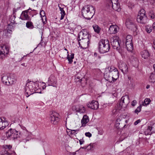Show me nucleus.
<instances>
[{"label": "nucleus", "instance_id": "50", "mask_svg": "<svg viewBox=\"0 0 155 155\" xmlns=\"http://www.w3.org/2000/svg\"><path fill=\"white\" fill-rule=\"evenodd\" d=\"M152 26L153 29L155 31V22L153 23Z\"/></svg>", "mask_w": 155, "mask_h": 155}, {"label": "nucleus", "instance_id": "47", "mask_svg": "<svg viewBox=\"0 0 155 155\" xmlns=\"http://www.w3.org/2000/svg\"><path fill=\"white\" fill-rule=\"evenodd\" d=\"M136 105V101L133 100L131 103V105L132 106L134 107Z\"/></svg>", "mask_w": 155, "mask_h": 155}, {"label": "nucleus", "instance_id": "30", "mask_svg": "<svg viewBox=\"0 0 155 155\" xmlns=\"http://www.w3.org/2000/svg\"><path fill=\"white\" fill-rule=\"evenodd\" d=\"M26 27L28 28L32 29L34 28L33 23L30 21H28L26 23Z\"/></svg>", "mask_w": 155, "mask_h": 155}, {"label": "nucleus", "instance_id": "61", "mask_svg": "<svg viewBox=\"0 0 155 155\" xmlns=\"http://www.w3.org/2000/svg\"><path fill=\"white\" fill-rule=\"evenodd\" d=\"M28 134V132L27 131H26V132L25 133V134Z\"/></svg>", "mask_w": 155, "mask_h": 155}, {"label": "nucleus", "instance_id": "2", "mask_svg": "<svg viewBox=\"0 0 155 155\" xmlns=\"http://www.w3.org/2000/svg\"><path fill=\"white\" fill-rule=\"evenodd\" d=\"M36 82H34L30 81L27 82L26 84L25 88V94L27 97H28L30 95L34 94L35 93H41V91H37V89L35 87L38 85Z\"/></svg>", "mask_w": 155, "mask_h": 155}, {"label": "nucleus", "instance_id": "26", "mask_svg": "<svg viewBox=\"0 0 155 155\" xmlns=\"http://www.w3.org/2000/svg\"><path fill=\"white\" fill-rule=\"evenodd\" d=\"M68 54L67 57V59L69 61L68 64H71L73 62V59L74 58V53H71V55H70L68 54V51L67 52Z\"/></svg>", "mask_w": 155, "mask_h": 155}, {"label": "nucleus", "instance_id": "25", "mask_svg": "<svg viewBox=\"0 0 155 155\" xmlns=\"http://www.w3.org/2000/svg\"><path fill=\"white\" fill-rule=\"evenodd\" d=\"M141 55L142 58L144 59H147L150 56V54L147 50H144L141 52Z\"/></svg>", "mask_w": 155, "mask_h": 155}, {"label": "nucleus", "instance_id": "9", "mask_svg": "<svg viewBox=\"0 0 155 155\" xmlns=\"http://www.w3.org/2000/svg\"><path fill=\"white\" fill-rule=\"evenodd\" d=\"M9 48L8 46L3 45L0 47V58H5L9 52Z\"/></svg>", "mask_w": 155, "mask_h": 155}, {"label": "nucleus", "instance_id": "34", "mask_svg": "<svg viewBox=\"0 0 155 155\" xmlns=\"http://www.w3.org/2000/svg\"><path fill=\"white\" fill-rule=\"evenodd\" d=\"M150 102V100L149 98H146L144 100L142 105L143 106H147L148 105Z\"/></svg>", "mask_w": 155, "mask_h": 155}, {"label": "nucleus", "instance_id": "17", "mask_svg": "<svg viewBox=\"0 0 155 155\" xmlns=\"http://www.w3.org/2000/svg\"><path fill=\"white\" fill-rule=\"evenodd\" d=\"M153 128L152 125L150 124V125H148L144 130L143 132L146 135H151L153 132V130L152 131V130H153Z\"/></svg>", "mask_w": 155, "mask_h": 155}, {"label": "nucleus", "instance_id": "24", "mask_svg": "<svg viewBox=\"0 0 155 155\" xmlns=\"http://www.w3.org/2000/svg\"><path fill=\"white\" fill-rule=\"evenodd\" d=\"M111 72L112 76L113 77L114 81V82L119 77V72L117 69H115V71Z\"/></svg>", "mask_w": 155, "mask_h": 155}, {"label": "nucleus", "instance_id": "39", "mask_svg": "<svg viewBox=\"0 0 155 155\" xmlns=\"http://www.w3.org/2000/svg\"><path fill=\"white\" fill-rule=\"evenodd\" d=\"M115 69H117L113 66L111 67L109 70L108 73H111V72H113V71H115Z\"/></svg>", "mask_w": 155, "mask_h": 155}, {"label": "nucleus", "instance_id": "3", "mask_svg": "<svg viewBox=\"0 0 155 155\" xmlns=\"http://www.w3.org/2000/svg\"><path fill=\"white\" fill-rule=\"evenodd\" d=\"M110 46L107 40L101 39L98 43V49L101 53L108 52L110 50Z\"/></svg>", "mask_w": 155, "mask_h": 155}, {"label": "nucleus", "instance_id": "46", "mask_svg": "<svg viewBox=\"0 0 155 155\" xmlns=\"http://www.w3.org/2000/svg\"><path fill=\"white\" fill-rule=\"evenodd\" d=\"M78 44H79V46L81 47V48H83V47L81 45V43H82V45H84L85 44H86L85 43H84V44H82V43L81 41H79V39L78 38Z\"/></svg>", "mask_w": 155, "mask_h": 155}, {"label": "nucleus", "instance_id": "59", "mask_svg": "<svg viewBox=\"0 0 155 155\" xmlns=\"http://www.w3.org/2000/svg\"><path fill=\"white\" fill-rule=\"evenodd\" d=\"M153 43H154V48H155V38L154 40Z\"/></svg>", "mask_w": 155, "mask_h": 155}, {"label": "nucleus", "instance_id": "29", "mask_svg": "<svg viewBox=\"0 0 155 155\" xmlns=\"http://www.w3.org/2000/svg\"><path fill=\"white\" fill-rule=\"evenodd\" d=\"M122 116L123 117V118H126V119L127 118V117H128V116L127 115H124L123 116L120 115V116H119L116 121V125H117L118 124H119V125L120 124V123H119V122L121 121V119H120V118H122Z\"/></svg>", "mask_w": 155, "mask_h": 155}, {"label": "nucleus", "instance_id": "22", "mask_svg": "<svg viewBox=\"0 0 155 155\" xmlns=\"http://www.w3.org/2000/svg\"><path fill=\"white\" fill-rule=\"evenodd\" d=\"M16 18V15H11L9 18V21L11 22V23L8 24V28H12L13 27L12 25L15 23V18Z\"/></svg>", "mask_w": 155, "mask_h": 155}, {"label": "nucleus", "instance_id": "45", "mask_svg": "<svg viewBox=\"0 0 155 155\" xmlns=\"http://www.w3.org/2000/svg\"><path fill=\"white\" fill-rule=\"evenodd\" d=\"M141 107L140 105V106H139L137 107L136 109V112H140L141 110Z\"/></svg>", "mask_w": 155, "mask_h": 155}, {"label": "nucleus", "instance_id": "41", "mask_svg": "<svg viewBox=\"0 0 155 155\" xmlns=\"http://www.w3.org/2000/svg\"><path fill=\"white\" fill-rule=\"evenodd\" d=\"M60 10L61 11V14L62 15H65V11H64L63 9V8H60Z\"/></svg>", "mask_w": 155, "mask_h": 155}, {"label": "nucleus", "instance_id": "8", "mask_svg": "<svg viewBox=\"0 0 155 155\" xmlns=\"http://www.w3.org/2000/svg\"><path fill=\"white\" fill-rule=\"evenodd\" d=\"M109 5H111L114 10L117 12L120 11L121 8L118 0H108Z\"/></svg>", "mask_w": 155, "mask_h": 155}, {"label": "nucleus", "instance_id": "38", "mask_svg": "<svg viewBox=\"0 0 155 155\" xmlns=\"http://www.w3.org/2000/svg\"><path fill=\"white\" fill-rule=\"evenodd\" d=\"M93 147V145L91 143H90L87 146V150H90L92 149Z\"/></svg>", "mask_w": 155, "mask_h": 155}, {"label": "nucleus", "instance_id": "14", "mask_svg": "<svg viewBox=\"0 0 155 155\" xmlns=\"http://www.w3.org/2000/svg\"><path fill=\"white\" fill-rule=\"evenodd\" d=\"M72 109L74 111L80 113H83L85 111V108L84 106L81 105L77 106H73L72 107Z\"/></svg>", "mask_w": 155, "mask_h": 155}, {"label": "nucleus", "instance_id": "32", "mask_svg": "<svg viewBox=\"0 0 155 155\" xmlns=\"http://www.w3.org/2000/svg\"><path fill=\"white\" fill-rule=\"evenodd\" d=\"M93 28L94 31L97 33H99L101 30V28L98 26V25H94L93 26Z\"/></svg>", "mask_w": 155, "mask_h": 155}, {"label": "nucleus", "instance_id": "58", "mask_svg": "<svg viewBox=\"0 0 155 155\" xmlns=\"http://www.w3.org/2000/svg\"><path fill=\"white\" fill-rule=\"evenodd\" d=\"M60 56V57H61L62 58H65V57L62 56L61 54Z\"/></svg>", "mask_w": 155, "mask_h": 155}, {"label": "nucleus", "instance_id": "62", "mask_svg": "<svg viewBox=\"0 0 155 155\" xmlns=\"http://www.w3.org/2000/svg\"><path fill=\"white\" fill-rule=\"evenodd\" d=\"M153 68L154 69V70L155 71V64L153 65Z\"/></svg>", "mask_w": 155, "mask_h": 155}, {"label": "nucleus", "instance_id": "21", "mask_svg": "<svg viewBox=\"0 0 155 155\" xmlns=\"http://www.w3.org/2000/svg\"><path fill=\"white\" fill-rule=\"evenodd\" d=\"M8 124L6 121H3V120L0 118V130H3L8 126Z\"/></svg>", "mask_w": 155, "mask_h": 155}, {"label": "nucleus", "instance_id": "13", "mask_svg": "<svg viewBox=\"0 0 155 155\" xmlns=\"http://www.w3.org/2000/svg\"><path fill=\"white\" fill-rule=\"evenodd\" d=\"M30 10H31V9L29 8L28 10L23 11L21 14L20 18L23 20L31 21V18L28 15V12H30L29 11Z\"/></svg>", "mask_w": 155, "mask_h": 155}, {"label": "nucleus", "instance_id": "5", "mask_svg": "<svg viewBox=\"0 0 155 155\" xmlns=\"http://www.w3.org/2000/svg\"><path fill=\"white\" fill-rule=\"evenodd\" d=\"M6 136L8 139L15 141L20 137V133L17 131L15 129H10L6 132Z\"/></svg>", "mask_w": 155, "mask_h": 155}, {"label": "nucleus", "instance_id": "19", "mask_svg": "<svg viewBox=\"0 0 155 155\" xmlns=\"http://www.w3.org/2000/svg\"><path fill=\"white\" fill-rule=\"evenodd\" d=\"M118 67L123 73L124 71L126 72L127 71L128 67L126 64L124 62H119L118 64Z\"/></svg>", "mask_w": 155, "mask_h": 155}, {"label": "nucleus", "instance_id": "49", "mask_svg": "<svg viewBox=\"0 0 155 155\" xmlns=\"http://www.w3.org/2000/svg\"><path fill=\"white\" fill-rule=\"evenodd\" d=\"M1 155H8V153L7 151H5L4 153H3Z\"/></svg>", "mask_w": 155, "mask_h": 155}, {"label": "nucleus", "instance_id": "43", "mask_svg": "<svg viewBox=\"0 0 155 155\" xmlns=\"http://www.w3.org/2000/svg\"><path fill=\"white\" fill-rule=\"evenodd\" d=\"M40 14L41 15V16H43L44 17L45 15V11L43 10L41 11L40 13Z\"/></svg>", "mask_w": 155, "mask_h": 155}, {"label": "nucleus", "instance_id": "28", "mask_svg": "<svg viewBox=\"0 0 155 155\" xmlns=\"http://www.w3.org/2000/svg\"><path fill=\"white\" fill-rule=\"evenodd\" d=\"M117 108V105L116 106V108L114 109L112 111L111 115L113 116H115L117 115H118L119 113V110Z\"/></svg>", "mask_w": 155, "mask_h": 155}, {"label": "nucleus", "instance_id": "60", "mask_svg": "<svg viewBox=\"0 0 155 155\" xmlns=\"http://www.w3.org/2000/svg\"><path fill=\"white\" fill-rule=\"evenodd\" d=\"M135 5L134 4L131 7V8L132 9L133 8H134V7Z\"/></svg>", "mask_w": 155, "mask_h": 155}, {"label": "nucleus", "instance_id": "18", "mask_svg": "<svg viewBox=\"0 0 155 155\" xmlns=\"http://www.w3.org/2000/svg\"><path fill=\"white\" fill-rule=\"evenodd\" d=\"M119 30V27L116 25H111L109 29L108 32L110 34H115Z\"/></svg>", "mask_w": 155, "mask_h": 155}, {"label": "nucleus", "instance_id": "31", "mask_svg": "<svg viewBox=\"0 0 155 155\" xmlns=\"http://www.w3.org/2000/svg\"><path fill=\"white\" fill-rule=\"evenodd\" d=\"M145 29L146 31L149 33L152 31V27L150 25H147L145 26Z\"/></svg>", "mask_w": 155, "mask_h": 155}, {"label": "nucleus", "instance_id": "44", "mask_svg": "<svg viewBox=\"0 0 155 155\" xmlns=\"http://www.w3.org/2000/svg\"><path fill=\"white\" fill-rule=\"evenodd\" d=\"M85 135L86 136L88 137H91L92 136L91 134L89 132L86 133H85Z\"/></svg>", "mask_w": 155, "mask_h": 155}, {"label": "nucleus", "instance_id": "56", "mask_svg": "<svg viewBox=\"0 0 155 155\" xmlns=\"http://www.w3.org/2000/svg\"><path fill=\"white\" fill-rule=\"evenodd\" d=\"M150 87V85H147V87H146V88L147 89H148Z\"/></svg>", "mask_w": 155, "mask_h": 155}, {"label": "nucleus", "instance_id": "57", "mask_svg": "<svg viewBox=\"0 0 155 155\" xmlns=\"http://www.w3.org/2000/svg\"><path fill=\"white\" fill-rule=\"evenodd\" d=\"M25 64L24 63H22L21 64V65L22 66H26V65H25Z\"/></svg>", "mask_w": 155, "mask_h": 155}, {"label": "nucleus", "instance_id": "53", "mask_svg": "<svg viewBox=\"0 0 155 155\" xmlns=\"http://www.w3.org/2000/svg\"><path fill=\"white\" fill-rule=\"evenodd\" d=\"M64 15H61V18H60V20L63 19L64 18Z\"/></svg>", "mask_w": 155, "mask_h": 155}, {"label": "nucleus", "instance_id": "16", "mask_svg": "<svg viewBox=\"0 0 155 155\" xmlns=\"http://www.w3.org/2000/svg\"><path fill=\"white\" fill-rule=\"evenodd\" d=\"M87 106L93 110H96L99 107V104L97 101H93L87 104Z\"/></svg>", "mask_w": 155, "mask_h": 155}, {"label": "nucleus", "instance_id": "64", "mask_svg": "<svg viewBox=\"0 0 155 155\" xmlns=\"http://www.w3.org/2000/svg\"><path fill=\"white\" fill-rule=\"evenodd\" d=\"M140 142L139 141V142H138V144H137V145H140Z\"/></svg>", "mask_w": 155, "mask_h": 155}, {"label": "nucleus", "instance_id": "4", "mask_svg": "<svg viewBox=\"0 0 155 155\" xmlns=\"http://www.w3.org/2000/svg\"><path fill=\"white\" fill-rule=\"evenodd\" d=\"M91 36L87 33V30L83 29L80 32L78 36V38L79 40L81 41V42L84 44V43L87 44H88L89 41V38Z\"/></svg>", "mask_w": 155, "mask_h": 155}, {"label": "nucleus", "instance_id": "37", "mask_svg": "<svg viewBox=\"0 0 155 155\" xmlns=\"http://www.w3.org/2000/svg\"><path fill=\"white\" fill-rule=\"evenodd\" d=\"M132 41V37L131 35H128L127 36L124 41Z\"/></svg>", "mask_w": 155, "mask_h": 155}, {"label": "nucleus", "instance_id": "15", "mask_svg": "<svg viewBox=\"0 0 155 155\" xmlns=\"http://www.w3.org/2000/svg\"><path fill=\"white\" fill-rule=\"evenodd\" d=\"M2 80L4 84L7 85L12 84L13 83V79H12L11 78H9L8 76L4 75L2 77Z\"/></svg>", "mask_w": 155, "mask_h": 155}, {"label": "nucleus", "instance_id": "51", "mask_svg": "<svg viewBox=\"0 0 155 155\" xmlns=\"http://www.w3.org/2000/svg\"><path fill=\"white\" fill-rule=\"evenodd\" d=\"M140 121L141 120L140 119H139L136 120V125L140 123Z\"/></svg>", "mask_w": 155, "mask_h": 155}, {"label": "nucleus", "instance_id": "40", "mask_svg": "<svg viewBox=\"0 0 155 155\" xmlns=\"http://www.w3.org/2000/svg\"><path fill=\"white\" fill-rule=\"evenodd\" d=\"M21 8L20 7L17 8H14L13 10V15H16V14L15 13L17 12V11L20 8Z\"/></svg>", "mask_w": 155, "mask_h": 155}, {"label": "nucleus", "instance_id": "33", "mask_svg": "<svg viewBox=\"0 0 155 155\" xmlns=\"http://www.w3.org/2000/svg\"><path fill=\"white\" fill-rule=\"evenodd\" d=\"M150 81L152 82H155V73H151L150 76Z\"/></svg>", "mask_w": 155, "mask_h": 155}, {"label": "nucleus", "instance_id": "35", "mask_svg": "<svg viewBox=\"0 0 155 155\" xmlns=\"http://www.w3.org/2000/svg\"><path fill=\"white\" fill-rule=\"evenodd\" d=\"M138 73L140 74L142 71V67L141 64H138L137 67Z\"/></svg>", "mask_w": 155, "mask_h": 155}, {"label": "nucleus", "instance_id": "27", "mask_svg": "<svg viewBox=\"0 0 155 155\" xmlns=\"http://www.w3.org/2000/svg\"><path fill=\"white\" fill-rule=\"evenodd\" d=\"M89 121L88 117L86 115H84L81 120V123L83 126H84Z\"/></svg>", "mask_w": 155, "mask_h": 155}, {"label": "nucleus", "instance_id": "55", "mask_svg": "<svg viewBox=\"0 0 155 155\" xmlns=\"http://www.w3.org/2000/svg\"><path fill=\"white\" fill-rule=\"evenodd\" d=\"M81 148H82V149H87V146H84V147H81Z\"/></svg>", "mask_w": 155, "mask_h": 155}, {"label": "nucleus", "instance_id": "10", "mask_svg": "<svg viewBox=\"0 0 155 155\" xmlns=\"http://www.w3.org/2000/svg\"><path fill=\"white\" fill-rule=\"evenodd\" d=\"M118 37H114L110 39L111 44L114 49H116L117 51H119L120 47L119 42L118 40Z\"/></svg>", "mask_w": 155, "mask_h": 155}, {"label": "nucleus", "instance_id": "63", "mask_svg": "<svg viewBox=\"0 0 155 155\" xmlns=\"http://www.w3.org/2000/svg\"><path fill=\"white\" fill-rule=\"evenodd\" d=\"M125 122L126 123H127L128 122V120H125Z\"/></svg>", "mask_w": 155, "mask_h": 155}, {"label": "nucleus", "instance_id": "52", "mask_svg": "<svg viewBox=\"0 0 155 155\" xmlns=\"http://www.w3.org/2000/svg\"><path fill=\"white\" fill-rule=\"evenodd\" d=\"M7 147L8 149H10L12 148V146L11 145H7Z\"/></svg>", "mask_w": 155, "mask_h": 155}, {"label": "nucleus", "instance_id": "54", "mask_svg": "<svg viewBox=\"0 0 155 155\" xmlns=\"http://www.w3.org/2000/svg\"><path fill=\"white\" fill-rule=\"evenodd\" d=\"M97 53L95 52L94 54V55L95 57H96L97 56Z\"/></svg>", "mask_w": 155, "mask_h": 155}, {"label": "nucleus", "instance_id": "6", "mask_svg": "<svg viewBox=\"0 0 155 155\" xmlns=\"http://www.w3.org/2000/svg\"><path fill=\"white\" fill-rule=\"evenodd\" d=\"M130 103V99L127 95L122 97L120 100L118 101L117 104V108L118 110L127 107Z\"/></svg>", "mask_w": 155, "mask_h": 155}, {"label": "nucleus", "instance_id": "48", "mask_svg": "<svg viewBox=\"0 0 155 155\" xmlns=\"http://www.w3.org/2000/svg\"><path fill=\"white\" fill-rule=\"evenodd\" d=\"M79 141L81 145L84 142V140L83 139L79 140Z\"/></svg>", "mask_w": 155, "mask_h": 155}, {"label": "nucleus", "instance_id": "12", "mask_svg": "<svg viewBox=\"0 0 155 155\" xmlns=\"http://www.w3.org/2000/svg\"><path fill=\"white\" fill-rule=\"evenodd\" d=\"M48 86H52L54 87H56L57 85V79L53 75H51L47 82Z\"/></svg>", "mask_w": 155, "mask_h": 155}, {"label": "nucleus", "instance_id": "23", "mask_svg": "<svg viewBox=\"0 0 155 155\" xmlns=\"http://www.w3.org/2000/svg\"><path fill=\"white\" fill-rule=\"evenodd\" d=\"M104 77L105 79L110 82H114L113 76L111 73H106L104 74Z\"/></svg>", "mask_w": 155, "mask_h": 155}, {"label": "nucleus", "instance_id": "7", "mask_svg": "<svg viewBox=\"0 0 155 155\" xmlns=\"http://www.w3.org/2000/svg\"><path fill=\"white\" fill-rule=\"evenodd\" d=\"M144 9H141L138 12L137 17V21L138 22L144 24L147 22V17Z\"/></svg>", "mask_w": 155, "mask_h": 155}, {"label": "nucleus", "instance_id": "11", "mask_svg": "<svg viewBox=\"0 0 155 155\" xmlns=\"http://www.w3.org/2000/svg\"><path fill=\"white\" fill-rule=\"evenodd\" d=\"M58 116L59 114L53 111L50 114V119L52 124H56L58 123L59 121Z\"/></svg>", "mask_w": 155, "mask_h": 155}, {"label": "nucleus", "instance_id": "1", "mask_svg": "<svg viewBox=\"0 0 155 155\" xmlns=\"http://www.w3.org/2000/svg\"><path fill=\"white\" fill-rule=\"evenodd\" d=\"M94 8L92 5H87L84 6L81 10V14L85 19L90 20L92 18L95 13Z\"/></svg>", "mask_w": 155, "mask_h": 155}, {"label": "nucleus", "instance_id": "36", "mask_svg": "<svg viewBox=\"0 0 155 155\" xmlns=\"http://www.w3.org/2000/svg\"><path fill=\"white\" fill-rule=\"evenodd\" d=\"M149 16L151 18L153 19L154 18V15L153 11L151 10L149 13Z\"/></svg>", "mask_w": 155, "mask_h": 155}, {"label": "nucleus", "instance_id": "42", "mask_svg": "<svg viewBox=\"0 0 155 155\" xmlns=\"http://www.w3.org/2000/svg\"><path fill=\"white\" fill-rule=\"evenodd\" d=\"M79 130L78 129L71 130V133L74 134H76Z\"/></svg>", "mask_w": 155, "mask_h": 155}, {"label": "nucleus", "instance_id": "20", "mask_svg": "<svg viewBox=\"0 0 155 155\" xmlns=\"http://www.w3.org/2000/svg\"><path fill=\"white\" fill-rule=\"evenodd\" d=\"M125 44L126 48L128 51H133V47L132 41H124Z\"/></svg>", "mask_w": 155, "mask_h": 155}]
</instances>
